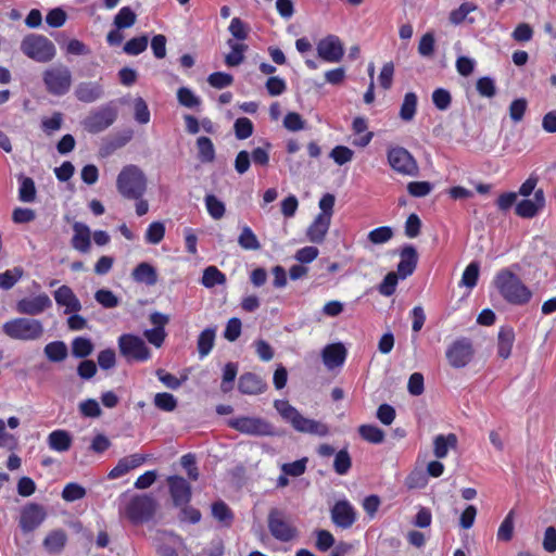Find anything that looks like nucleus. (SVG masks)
Wrapping results in <instances>:
<instances>
[{"label":"nucleus","mask_w":556,"mask_h":556,"mask_svg":"<svg viewBox=\"0 0 556 556\" xmlns=\"http://www.w3.org/2000/svg\"><path fill=\"white\" fill-rule=\"evenodd\" d=\"M121 354L128 361L146 362L151 357L149 348L143 339L134 334H122L118 338Z\"/></svg>","instance_id":"nucleus-10"},{"label":"nucleus","mask_w":556,"mask_h":556,"mask_svg":"<svg viewBox=\"0 0 556 556\" xmlns=\"http://www.w3.org/2000/svg\"><path fill=\"white\" fill-rule=\"evenodd\" d=\"M494 285L501 295L509 303L520 305L528 303L531 299V291L509 269L500 270L494 278Z\"/></svg>","instance_id":"nucleus-2"},{"label":"nucleus","mask_w":556,"mask_h":556,"mask_svg":"<svg viewBox=\"0 0 556 556\" xmlns=\"http://www.w3.org/2000/svg\"><path fill=\"white\" fill-rule=\"evenodd\" d=\"M274 406L280 416L299 432L318 437H326L329 433L326 424L304 417L295 407L290 405L288 401L276 400Z\"/></svg>","instance_id":"nucleus-1"},{"label":"nucleus","mask_w":556,"mask_h":556,"mask_svg":"<svg viewBox=\"0 0 556 556\" xmlns=\"http://www.w3.org/2000/svg\"><path fill=\"white\" fill-rule=\"evenodd\" d=\"M473 346L470 340L466 338L454 341L446 349V359L453 368H463L467 366L473 357Z\"/></svg>","instance_id":"nucleus-12"},{"label":"nucleus","mask_w":556,"mask_h":556,"mask_svg":"<svg viewBox=\"0 0 556 556\" xmlns=\"http://www.w3.org/2000/svg\"><path fill=\"white\" fill-rule=\"evenodd\" d=\"M45 355L51 362H62L67 357V346L63 341H53L45 346Z\"/></svg>","instance_id":"nucleus-36"},{"label":"nucleus","mask_w":556,"mask_h":556,"mask_svg":"<svg viewBox=\"0 0 556 556\" xmlns=\"http://www.w3.org/2000/svg\"><path fill=\"white\" fill-rule=\"evenodd\" d=\"M227 424L231 429L251 437H274L277 433L268 420L258 416H237Z\"/></svg>","instance_id":"nucleus-6"},{"label":"nucleus","mask_w":556,"mask_h":556,"mask_svg":"<svg viewBox=\"0 0 556 556\" xmlns=\"http://www.w3.org/2000/svg\"><path fill=\"white\" fill-rule=\"evenodd\" d=\"M479 277V264L476 262L470 263L464 270L460 283L468 288H473L477 285Z\"/></svg>","instance_id":"nucleus-58"},{"label":"nucleus","mask_w":556,"mask_h":556,"mask_svg":"<svg viewBox=\"0 0 556 556\" xmlns=\"http://www.w3.org/2000/svg\"><path fill=\"white\" fill-rule=\"evenodd\" d=\"M169 493L176 506H182L191 500V486L186 479L179 476L167 478Z\"/></svg>","instance_id":"nucleus-17"},{"label":"nucleus","mask_w":556,"mask_h":556,"mask_svg":"<svg viewBox=\"0 0 556 556\" xmlns=\"http://www.w3.org/2000/svg\"><path fill=\"white\" fill-rule=\"evenodd\" d=\"M514 517L515 511L510 510L502 521L497 530V539L500 541L508 542L511 540L514 533Z\"/></svg>","instance_id":"nucleus-49"},{"label":"nucleus","mask_w":556,"mask_h":556,"mask_svg":"<svg viewBox=\"0 0 556 556\" xmlns=\"http://www.w3.org/2000/svg\"><path fill=\"white\" fill-rule=\"evenodd\" d=\"M204 202L207 213L213 219L218 220L224 217L226 206L216 195L206 194Z\"/></svg>","instance_id":"nucleus-38"},{"label":"nucleus","mask_w":556,"mask_h":556,"mask_svg":"<svg viewBox=\"0 0 556 556\" xmlns=\"http://www.w3.org/2000/svg\"><path fill=\"white\" fill-rule=\"evenodd\" d=\"M399 276L396 273L391 271L387 274L382 282L379 285L378 290L384 296H391L396 289Z\"/></svg>","instance_id":"nucleus-61"},{"label":"nucleus","mask_w":556,"mask_h":556,"mask_svg":"<svg viewBox=\"0 0 556 556\" xmlns=\"http://www.w3.org/2000/svg\"><path fill=\"white\" fill-rule=\"evenodd\" d=\"M148 459V455L136 453L121 458L116 466L109 472L110 479H117L125 476L130 470L140 467Z\"/></svg>","instance_id":"nucleus-21"},{"label":"nucleus","mask_w":556,"mask_h":556,"mask_svg":"<svg viewBox=\"0 0 556 556\" xmlns=\"http://www.w3.org/2000/svg\"><path fill=\"white\" fill-rule=\"evenodd\" d=\"M116 188L123 198L138 200L146 193L147 177L138 166L127 165L117 175Z\"/></svg>","instance_id":"nucleus-4"},{"label":"nucleus","mask_w":556,"mask_h":556,"mask_svg":"<svg viewBox=\"0 0 556 556\" xmlns=\"http://www.w3.org/2000/svg\"><path fill=\"white\" fill-rule=\"evenodd\" d=\"M177 99L182 106H186L188 109H194L200 106L201 104V99L198 96H195L191 89L187 87H181L178 89Z\"/></svg>","instance_id":"nucleus-47"},{"label":"nucleus","mask_w":556,"mask_h":556,"mask_svg":"<svg viewBox=\"0 0 556 556\" xmlns=\"http://www.w3.org/2000/svg\"><path fill=\"white\" fill-rule=\"evenodd\" d=\"M132 278L137 282L153 286L157 281V275L153 266L148 263H140L132 271Z\"/></svg>","instance_id":"nucleus-32"},{"label":"nucleus","mask_w":556,"mask_h":556,"mask_svg":"<svg viewBox=\"0 0 556 556\" xmlns=\"http://www.w3.org/2000/svg\"><path fill=\"white\" fill-rule=\"evenodd\" d=\"M331 220L326 214H318L306 231L307 239L313 243H321L329 230Z\"/></svg>","instance_id":"nucleus-23"},{"label":"nucleus","mask_w":556,"mask_h":556,"mask_svg":"<svg viewBox=\"0 0 556 556\" xmlns=\"http://www.w3.org/2000/svg\"><path fill=\"white\" fill-rule=\"evenodd\" d=\"M3 333L16 341H38L45 334L41 320L30 317H15L2 325Z\"/></svg>","instance_id":"nucleus-3"},{"label":"nucleus","mask_w":556,"mask_h":556,"mask_svg":"<svg viewBox=\"0 0 556 556\" xmlns=\"http://www.w3.org/2000/svg\"><path fill=\"white\" fill-rule=\"evenodd\" d=\"M407 191L415 198L426 197L432 191V185L429 181H410L407 184Z\"/></svg>","instance_id":"nucleus-63"},{"label":"nucleus","mask_w":556,"mask_h":556,"mask_svg":"<svg viewBox=\"0 0 556 556\" xmlns=\"http://www.w3.org/2000/svg\"><path fill=\"white\" fill-rule=\"evenodd\" d=\"M52 307V301L46 293L23 298L16 302V312L26 316H37Z\"/></svg>","instance_id":"nucleus-15"},{"label":"nucleus","mask_w":556,"mask_h":556,"mask_svg":"<svg viewBox=\"0 0 556 556\" xmlns=\"http://www.w3.org/2000/svg\"><path fill=\"white\" fill-rule=\"evenodd\" d=\"M148 47V37L139 36L128 40L124 46V52L129 55H138Z\"/></svg>","instance_id":"nucleus-52"},{"label":"nucleus","mask_w":556,"mask_h":556,"mask_svg":"<svg viewBox=\"0 0 556 556\" xmlns=\"http://www.w3.org/2000/svg\"><path fill=\"white\" fill-rule=\"evenodd\" d=\"M207 81L212 87L223 89L232 84L233 77L224 72H215L207 77Z\"/></svg>","instance_id":"nucleus-64"},{"label":"nucleus","mask_w":556,"mask_h":556,"mask_svg":"<svg viewBox=\"0 0 556 556\" xmlns=\"http://www.w3.org/2000/svg\"><path fill=\"white\" fill-rule=\"evenodd\" d=\"M393 237V231L388 226L375 228L368 233V240L374 244H383Z\"/></svg>","instance_id":"nucleus-57"},{"label":"nucleus","mask_w":556,"mask_h":556,"mask_svg":"<svg viewBox=\"0 0 556 556\" xmlns=\"http://www.w3.org/2000/svg\"><path fill=\"white\" fill-rule=\"evenodd\" d=\"M416 110L417 96L414 92H407L401 105L400 117L405 122H409L414 118Z\"/></svg>","instance_id":"nucleus-40"},{"label":"nucleus","mask_w":556,"mask_h":556,"mask_svg":"<svg viewBox=\"0 0 556 556\" xmlns=\"http://www.w3.org/2000/svg\"><path fill=\"white\" fill-rule=\"evenodd\" d=\"M331 519L340 528H350L356 519L353 506L345 500L339 501L331 509Z\"/></svg>","instance_id":"nucleus-18"},{"label":"nucleus","mask_w":556,"mask_h":556,"mask_svg":"<svg viewBox=\"0 0 556 556\" xmlns=\"http://www.w3.org/2000/svg\"><path fill=\"white\" fill-rule=\"evenodd\" d=\"M545 205V195L542 189L534 192L533 199H526L517 203L516 214L522 218L534 217Z\"/></svg>","instance_id":"nucleus-19"},{"label":"nucleus","mask_w":556,"mask_h":556,"mask_svg":"<svg viewBox=\"0 0 556 556\" xmlns=\"http://www.w3.org/2000/svg\"><path fill=\"white\" fill-rule=\"evenodd\" d=\"M514 341L515 332L513 328H501L497 336V354L500 357L506 359L510 356Z\"/></svg>","instance_id":"nucleus-29"},{"label":"nucleus","mask_w":556,"mask_h":556,"mask_svg":"<svg viewBox=\"0 0 556 556\" xmlns=\"http://www.w3.org/2000/svg\"><path fill=\"white\" fill-rule=\"evenodd\" d=\"M198 157L202 163H212L215 160V148L207 137L197 139Z\"/></svg>","instance_id":"nucleus-35"},{"label":"nucleus","mask_w":556,"mask_h":556,"mask_svg":"<svg viewBox=\"0 0 556 556\" xmlns=\"http://www.w3.org/2000/svg\"><path fill=\"white\" fill-rule=\"evenodd\" d=\"M103 96V88L96 81H84L77 85L75 97L84 103H92Z\"/></svg>","instance_id":"nucleus-25"},{"label":"nucleus","mask_w":556,"mask_h":556,"mask_svg":"<svg viewBox=\"0 0 556 556\" xmlns=\"http://www.w3.org/2000/svg\"><path fill=\"white\" fill-rule=\"evenodd\" d=\"M154 405L164 412H173L177 406V400L173 394L167 392L156 393L154 396Z\"/></svg>","instance_id":"nucleus-53"},{"label":"nucleus","mask_w":556,"mask_h":556,"mask_svg":"<svg viewBox=\"0 0 556 556\" xmlns=\"http://www.w3.org/2000/svg\"><path fill=\"white\" fill-rule=\"evenodd\" d=\"M358 433L365 441L372 444L382 443L384 440V432L374 425L359 426Z\"/></svg>","instance_id":"nucleus-42"},{"label":"nucleus","mask_w":556,"mask_h":556,"mask_svg":"<svg viewBox=\"0 0 556 556\" xmlns=\"http://www.w3.org/2000/svg\"><path fill=\"white\" fill-rule=\"evenodd\" d=\"M477 10V5L471 2H464L456 10H453L450 14L451 23L457 25L464 22L467 15Z\"/></svg>","instance_id":"nucleus-55"},{"label":"nucleus","mask_w":556,"mask_h":556,"mask_svg":"<svg viewBox=\"0 0 556 556\" xmlns=\"http://www.w3.org/2000/svg\"><path fill=\"white\" fill-rule=\"evenodd\" d=\"M55 303L64 307V314L77 313L81 309V303L73 290L63 285L53 292Z\"/></svg>","instance_id":"nucleus-20"},{"label":"nucleus","mask_w":556,"mask_h":556,"mask_svg":"<svg viewBox=\"0 0 556 556\" xmlns=\"http://www.w3.org/2000/svg\"><path fill=\"white\" fill-rule=\"evenodd\" d=\"M238 388L243 394H260L266 389L264 381L256 375L247 372L239 378Z\"/></svg>","instance_id":"nucleus-27"},{"label":"nucleus","mask_w":556,"mask_h":556,"mask_svg":"<svg viewBox=\"0 0 556 556\" xmlns=\"http://www.w3.org/2000/svg\"><path fill=\"white\" fill-rule=\"evenodd\" d=\"M212 515L216 520L224 523L225 526H229L233 518L229 507L222 501L212 505Z\"/></svg>","instance_id":"nucleus-48"},{"label":"nucleus","mask_w":556,"mask_h":556,"mask_svg":"<svg viewBox=\"0 0 556 556\" xmlns=\"http://www.w3.org/2000/svg\"><path fill=\"white\" fill-rule=\"evenodd\" d=\"M318 56L327 63H338L343 59L344 46L336 35H328L316 46Z\"/></svg>","instance_id":"nucleus-14"},{"label":"nucleus","mask_w":556,"mask_h":556,"mask_svg":"<svg viewBox=\"0 0 556 556\" xmlns=\"http://www.w3.org/2000/svg\"><path fill=\"white\" fill-rule=\"evenodd\" d=\"M226 281V276L215 266H208L204 269L201 283L206 288H213L217 285H223Z\"/></svg>","instance_id":"nucleus-39"},{"label":"nucleus","mask_w":556,"mask_h":556,"mask_svg":"<svg viewBox=\"0 0 556 556\" xmlns=\"http://www.w3.org/2000/svg\"><path fill=\"white\" fill-rule=\"evenodd\" d=\"M235 134L239 140L248 139L253 134V123L248 117H239L236 119L235 125Z\"/></svg>","instance_id":"nucleus-50"},{"label":"nucleus","mask_w":556,"mask_h":556,"mask_svg":"<svg viewBox=\"0 0 556 556\" xmlns=\"http://www.w3.org/2000/svg\"><path fill=\"white\" fill-rule=\"evenodd\" d=\"M42 80L46 90L56 97L66 94L72 87L73 78L70 68L63 64H58L47 68L42 73Z\"/></svg>","instance_id":"nucleus-7"},{"label":"nucleus","mask_w":556,"mask_h":556,"mask_svg":"<svg viewBox=\"0 0 556 556\" xmlns=\"http://www.w3.org/2000/svg\"><path fill=\"white\" fill-rule=\"evenodd\" d=\"M389 166L397 174L408 177L419 175V166L413 154L403 147H390L387 151Z\"/></svg>","instance_id":"nucleus-8"},{"label":"nucleus","mask_w":556,"mask_h":556,"mask_svg":"<svg viewBox=\"0 0 556 556\" xmlns=\"http://www.w3.org/2000/svg\"><path fill=\"white\" fill-rule=\"evenodd\" d=\"M456 445L457 437L454 433L439 434L433 440V454L437 458H444L447 456L448 450L455 448Z\"/></svg>","instance_id":"nucleus-30"},{"label":"nucleus","mask_w":556,"mask_h":556,"mask_svg":"<svg viewBox=\"0 0 556 556\" xmlns=\"http://www.w3.org/2000/svg\"><path fill=\"white\" fill-rule=\"evenodd\" d=\"M351 465V457L346 450H341L336 454L333 468L338 475H345L350 470Z\"/></svg>","instance_id":"nucleus-54"},{"label":"nucleus","mask_w":556,"mask_h":556,"mask_svg":"<svg viewBox=\"0 0 556 556\" xmlns=\"http://www.w3.org/2000/svg\"><path fill=\"white\" fill-rule=\"evenodd\" d=\"M164 236L165 225L162 222H153L148 226L144 239L150 244H159Z\"/></svg>","instance_id":"nucleus-45"},{"label":"nucleus","mask_w":556,"mask_h":556,"mask_svg":"<svg viewBox=\"0 0 556 556\" xmlns=\"http://www.w3.org/2000/svg\"><path fill=\"white\" fill-rule=\"evenodd\" d=\"M135 119L142 125L150 122V111L142 98H136L134 101Z\"/></svg>","instance_id":"nucleus-62"},{"label":"nucleus","mask_w":556,"mask_h":556,"mask_svg":"<svg viewBox=\"0 0 556 556\" xmlns=\"http://www.w3.org/2000/svg\"><path fill=\"white\" fill-rule=\"evenodd\" d=\"M238 372V366L233 363H228L224 367L223 371V381L220 384V389L223 392L227 393L232 388V382L236 379Z\"/></svg>","instance_id":"nucleus-60"},{"label":"nucleus","mask_w":556,"mask_h":556,"mask_svg":"<svg viewBox=\"0 0 556 556\" xmlns=\"http://www.w3.org/2000/svg\"><path fill=\"white\" fill-rule=\"evenodd\" d=\"M238 244L241 249L247 251H257L261 249V243L249 226H242L241 232L238 237Z\"/></svg>","instance_id":"nucleus-34"},{"label":"nucleus","mask_w":556,"mask_h":556,"mask_svg":"<svg viewBox=\"0 0 556 556\" xmlns=\"http://www.w3.org/2000/svg\"><path fill=\"white\" fill-rule=\"evenodd\" d=\"M46 516V510L41 505L28 504L22 509L20 527L24 532H30L43 522Z\"/></svg>","instance_id":"nucleus-16"},{"label":"nucleus","mask_w":556,"mask_h":556,"mask_svg":"<svg viewBox=\"0 0 556 556\" xmlns=\"http://www.w3.org/2000/svg\"><path fill=\"white\" fill-rule=\"evenodd\" d=\"M267 523L270 534L280 542H289L298 534L296 528L290 519L277 508L269 510Z\"/></svg>","instance_id":"nucleus-9"},{"label":"nucleus","mask_w":556,"mask_h":556,"mask_svg":"<svg viewBox=\"0 0 556 556\" xmlns=\"http://www.w3.org/2000/svg\"><path fill=\"white\" fill-rule=\"evenodd\" d=\"M96 301L105 308H114L119 304V299L108 289H100L94 293Z\"/></svg>","instance_id":"nucleus-51"},{"label":"nucleus","mask_w":556,"mask_h":556,"mask_svg":"<svg viewBox=\"0 0 556 556\" xmlns=\"http://www.w3.org/2000/svg\"><path fill=\"white\" fill-rule=\"evenodd\" d=\"M73 230L74 235L71 241L73 249L77 250L80 253L89 252L91 247L90 228L83 223L75 222L73 225Z\"/></svg>","instance_id":"nucleus-24"},{"label":"nucleus","mask_w":556,"mask_h":556,"mask_svg":"<svg viewBox=\"0 0 556 556\" xmlns=\"http://www.w3.org/2000/svg\"><path fill=\"white\" fill-rule=\"evenodd\" d=\"M18 198L23 202H34L36 198L35 182L29 177H22L18 189Z\"/></svg>","instance_id":"nucleus-46"},{"label":"nucleus","mask_w":556,"mask_h":556,"mask_svg":"<svg viewBox=\"0 0 556 556\" xmlns=\"http://www.w3.org/2000/svg\"><path fill=\"white\" fill-rule=\"evenodd\" d=\"M432 102L440 111H445L450 108L452 97L450 91L444 88H438L432 92Z\"/></svg>","instance_id":"nucleus-56"},{"label":"nucleus","mask_w":556,"mask_h":556,"mask_svg":"<svg viewBox=\"0 0 556 556\" xmlns=\"http://www.w3.org/2000/svg\"><path fill=\"white\" fill-rule=\"evenodd\" d=\"M228 46L231 48V52H229L225 58V63L228 66H238L244 60V52L248 49V46L244 43L235 42L233 40H228Z\"/></svg>","instance_id":"nucleus-37"},{"label":"nucleus","mask_w":556,"mask_h":556,"mask_svg":"<svg viewBox=\"0 0 556 556\" xmlns=\"http://www.w3.org/2000/svg\"><path fill=\"white\" fill-rule=\"evenodd\" d=\"M48 445L55 452H66L71 448L72 437L66 430L58 429L49 433Z\"/></svg>","instance_id":"nucleus-28"},{"label":"nucleus","mask_w":556,"mask_h":556,"mask_svg":"<svg viewBox=\"0 0 556 556\" xmlns=\"http://www.w3.org/2000/svg\"><path fill=\"white\" fill-rule=\"evenodd\" d=\"M416 265V250L412 245L405 247L401 253V260L397 264V276L405 279L414 273Z\"/></svg>","instance_id":"nucleus-26"},{"label":"nucleus","mask_w":556,"mask_h":556,"mask_svg":"<svg viewBox=\"0 0 556 556\" xmlns=\"http://www.w3.org/2000/svg\"><path fill=\"white\" fill-rule=\"evenodd\" d=\"M136 21V13L129 7H123L114 17V25L118 29H124L131 27Z\"/></svg>","instance_id":"nucleus-43"},{"label":"nucleus","mask_w":556,"mask_h":556,"mask_svg":"<svg viewBox=\"0 0 556 556\" xmlns=\"http://www.w3.org/2000/svg\"><path fill=\"white\" fill-rule=\"evenodd\" d=\"M156 503L151 496H135L126 508V515L132 522L149 520L155 511Z\"/></svg>","instance_id":"nucleus-13"},{"label":"nucleus","mask_w":556,"mask_h":556,"mask_svg":"<svg viewBox=\"0 0 556 556\" xmlns=\"http://www.w3.org/2000/svg\"><path fill=\"white\" fill-rule=\"evenodd\" d=\"M215 338V328H206L199 334L197 345L200 358H204L211 353L214 348Z\"/></svg>","instance_id":"nucleus-31"},{"label":"nucleus","mask_w":556,"mask_h":556,"mask_svg":"<svg viewBox=\"0 0 556 556\" xmlns=\"http://www.w3.org/2000/svg\"><path fill=\"white\" fill-rule=\"evenodd\" d=\"M354 152L345 146H337L330 152V157L338 164L344 165L352 161Z\"/></svg>","instance_id":"nucleus-59"},{"label":"nucleus","mask_w":556,"mask_h":556,"mask_svg":"<svg viewBox=\"0 0 556 556\" xmlns=\"http://www.w3.org/2000/svg\"><path fill=\"white\" fill-rule=\"evenodd\" d=\"M117 117V110L112 105H104L93 110L84 119V128L91 134H98L109 128Z\"/></svg>","instance_id":"nucleus-11"},{"label":"nucleus","mask_w":556,"mask_h":556,"mask_svg":"<svg viewBox=\"0 0 556 556\" xmlns=\"http://www.w3.org/2000/svg\"><path fill=\"white\" fill-rule=\"evenodd\" d=\"M66 541L67 536L63 530H53L43 540V546L49 553L56 554L63 549Z\"/></svg>","instance_id":"nucleus-33"},{"label":"nucleus","mask_w":556,"mask_h":556,"mask_svg":"<svg viewBox=\"0 0 556 556\" xmlns=\"http://www.w3.org/2000/svg\"><path fill=\"white\" fill-rule=\"evenodd\" d=\"M323 362L328 369L341 366L346 357V350L342 343H332L324 348Z\"/></svg>","instance_id":"nucleus-22"},{"label":"nucleus","mask_w":556,"mask_h":556,"mask_svg":"<svg viewBox=\"0 0 556 556\" xmlns=\"http://www.w3.org/2000/svg\"><path fill=\"white\" fill-rule=\"evenodd\" d=\"M24 270L22 267H14L0 274V288L10 290L23 277Z\"/></svg>","instance_id":"nucleus-44"},{"label":"nucleus","mask_w":556,"mask_h":556,"mask_svg":"<svg viewBox=\"0 0 556 556\" xmlns=\"http://www.w3.org/2000/svg\"><path fill=\"white\" fill-rule=\"evenodd\" d=\"M93 351V343L85 337H77L72 341V354L77 358L89 356Z\"/></svg>","instance_id":"nucleus-41"},{"label":"nucleus","mask_w":556,"mask_h":556,"mask_svg":"<svg viewBox=\"0 0 556 556\" xmlns=\"http://www.w3.org/2000/svg\"><path fill=\"white\" fill-rule=\"evenodd\" d=\"M20 48L25 56L38 63H48L56 54L54 43L40 34L26 35L22 39Z\"/></svg>","instance_id":"nucleus-5"}]
</instances>
